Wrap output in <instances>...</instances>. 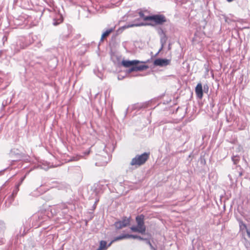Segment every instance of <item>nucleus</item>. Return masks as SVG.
Wrapping results in <instances>:
<instances>
[{
  "label": "nucleus",
  "instance_id": "3",
  "mask_svg": "<svg viewBox=\"0 0 250 250\" xmlns=\"http://www.w3.org/2000/svg\"><path fill=\"white\" fill-rule=\"evenodd\" d=\"M130 218L125 217L122 221L115 223L114 225L117 229H121L129 225L130 222Z\"/></svg>",
  "mask_w": 250,
  "mask_h": 250
},
{
  "label": "nucleus",
  "instance_id": "18",
  "mask_svg": "<svg viewBox=\"0 0 250 250\" xmlns=\"http://www.w3.org/2000/svg\"><path fill=\"white\" fill-rule=\"evenodd\" d=\"M61 22H62V21H61L60 22H53V24H54V25H58L59 23H60Z\"/></svg>",
  "mask_w": 250,
  "mask_h": 250
},
{
  "label": "nucleus",
  "instance_id": "7",
  "mask_svg": "<svg viewBox=\"0 0 250 250\" xmlns=\"http://www.w3.org/2000/svg\"><path fill=\"white\" fill-rule=\"evenodd\" d=\"M140 62L138 60H133V61H129V60H123L122 62V64L125 67H130L131 68L133 64H138Z\"/></svg>",
  "mask_w": 250,
  "mask_h": 250
},
{
  "label": "nucleus",
  "instance_id": "21",
  "mask_svg": "<svg viewBox=\"0 0 250 250\" xmlns=\"http://www.w3.org/2000/svg\"><path fill=\"white\" fill-rule=\"evenodd\" d=\"M23 179H24V178H22V179H21V182H22L23 181Z\"/></svg>",
  "mask_w": 250,
  "mask_h": 250
},
{
  "label": "nucleus",
  "instance_id": "4",
  "mask_svg": "<svg viewBox=\"0 0 250 250\" xmlns=\"http://www.w3.org/2000/svg\"><path fill=\"white\" fill-rule=\"evenodd\" d=\"M148 68L146 65H137L133 64L132 66L127 70V72L130 73L133 71H140L146 70Z\"/></svg>",
  "mask_w": 250,
  "mask_h": 250
},
{
  "label": "nucleus",
  "instance_id": "13",
  "mask_svg": "<svg viewBox=\"0 0 250 250\" xmlns=\"http://www.w3.org/2000/svg\"><path fill=\"white\" fill-rule=\"evenodd\" d=\"M106 245V242L105 241H101L100 242V246L98 249H100V250H102L103 249L105 248Z\"/></svg>",
  "mask_w": 250,
  "mask_h": 250
},
{
  "label": "nucleus",
  "instance_id": "14",
  "mask_svg": "<svg viewBox=\"0 0 250 250\" xmlns=\"http://www.w3.org/2000/svg\"><path fill=\"white\" fill-rule=\"evenodd\" d=\"M239 226H240V228L241 230L243 231V230H246L247 229L246 225L245 224H244L243 222H240Z\"/></svg>",
  "mask_w": 250,
  "mask_h": 250
},
{
  "label": "nucleus",
  "instance_id": "8",
  "mask_svg": "<svg viewBox=\"0 0 250 250\" xmlns=\"http://www.w3.org/2000/svg\"><path fill=\"white\" fill-rule=\"evenodd\" d=\"M195 93L196 94L197 96L201 99L203 97V89H202V85L201 83H199L197 84V86L195 87Z\"/></svg>",
  "mask_w": 250,
  "mask_h": 250
},
{
  "label": "nucleus",
  "instance_id": "6",
  "mask_svg": "<svg viewBox=\"0 0 250 250\" xmlns=\"http://www.w3.org/2000/svg\"><path fill=\"white\" fill-rule=\"evenodd\" d=\"M170 63V60L166 59H157L154 61V64L156 66H166Z\"/></svg>",
  "mask_w": 250,
  "mask_h": 250
},
{
  "label": "nucleus",
  "instance_id": "19",
  "mask_svg": "<svg viewBox=\"0 0 250 250\" xmlns=\"http://www.w3.org/2000/svg\"><path fill=\"white\" fill-rule=\"evenodd\" d=\"M148 244L150 245V246L151 247H152V245H151V243L150 242V241H148Z\"/></svg>",
  "mask_w": 250,
  "mask_h": 250
},
{
  "label": "nucleus",
  "instance_id": "15",
  "mask_svg": "<svg viewBox=\"0 0 250 250\" xmlns=\"http://www.w3.org/2000/svg\"><path fill=\"white\" fill-rule=\"evenodd\" d=\"M139 15H140V17L142 18V19H143L144 20V18L146 17V16H145L144 15V13L142 12H139Z\"/></svg>",
  "mask_w": 250,
  "mask_h": 250
},
{
  "label": "nucleus",
  "instance_id": "1",
  "mask_svg": "<svg viewBox=\"0 0 250 250\" xmlns=\"http://www.w3.org/2000/svg\"><path fill=\"white\" fill-rule=\"evenodd\" d=\"M145 216L143 214L138 215L136 217L137 223L136 226H132L130 228L133 232H139L141 234H145L146 231V227L145 225Z\"/></svg>",
  "mask_w": 250,
  "mask_h": 250
},
{
  "label": "nucleus",
  "instance_id": "11",
  "mask_svg": "<svg viewBox=\"0 0 250 250\" xmlns=\"http://www.w3.org/2000/svg\"><path fill=\"white\" fill-rule=\"evenodd\" d=\"M128 238H131L133 239H138L140 240H146V239L143 238V237H141L140 236H138L137 235H132V234H128Z\"/></svg>",
  "mask_w": 250,
  "mask_h": 250
},
{
  "label": "nucleus",
  "instance_id": "12",
  "mask_svg": "<svg viewBox=\"0 0 250 250\" xmlns=\"http://www.w3.org/2000/svg\"><path fill=\"white\" fill-rule=\"evenodd\" d=\"M144 25H145V24L143 23L131 24H129V25H127L126 26H125L123 28H125L132 27L134 26H142Z\"/></svg>",
  "mask_w": 250,
  "mask_h": 250
},
{
  "label": "nucleus",
  "instance_id": "5",
  "mask_svg": "<svg viewBox=\"0 0 250 250\" xmlns=\"http://www.w3.org/2000/svg\"><path fill=\"white\" fill-rule=\"evenodd\" d=\"M147 159V157H134L132 159L131 165L140 166L144 164Z\"/></svg>",
  "mask_w": 250,
  "mask_h": 250
},
{
  "label": "nucleus",
  "instance_id": "20",
  "mask_svg": "<svg viewBox=\"0 0 250 250\" xmlns=\"http://www.w3.org/2000/svg\"><path fill=\"white\" fill-rule=\"evenodd\" d=\"M232 160L233 161H234V157H232Z\"/></svg>",
  "mask_w": 250,
  "mask_h": 250
},
{
  "label": "nucleus",
  "instance_id": "9",
  "mask_svg": "<svg viewBox=\"0 0 250 250\" xmlns=\"http://www.w3.org/2000/svg\"><path fill=\"white\" fill-rule=\"evenodd\" d=\"M114 30V28H110L108 30H107L106 31H105L102 35L101 40L103 41L104 39L108 36L110 33H111L113 30Z\"/></svg>",
  "mask_w": 250,
  "mask_h": 250
},
{
  "label": "nucleus",
  "instance_id": "22",
  "mask_svg": "<svg viewBox=\"0 0 250 250\" xmlns=\"http://www.w3.org/2000/svg\"><path fill=\"white\" fill-rule=\"evenodd\" d=\"M228 1L230 2V1H232L233 0H227Z\"/></svg>",
  "mask_w": 250,
  "mask_h": 250
},
{
  "label": "nucleus",
  "instance_id": "2",
  "mask_svg": "<svg viewBox=\"0 0 250 250\" xmlns=\"http://www.w3.org/2000/svg\"><path fill=\"white\" fill-rule=\"evenodd\" d=\"M144 21H153L157 24H162L166 22V18L163 15H155L144 18Z\"/></svg>",
  "mask_w": 250,
  "mask_h": 250
},
{
  "label": "nucleus",
  "instance_id": "23",
  "mask_svg": "<svg viewBox=\"0 0 250 250\" xmlns=\"http://www.w3.org/2000/svg\"><path fill=\"white\" fill-rule=\"evenodd\" d=\"M97 250H100V249H98Z\"/></svg>",
  "mask_w": 250,
  "mask_h": 250
},
{
  "label": "nucleus",
  "instance_id": "16",
  "mask_svg": "<svg viewBox=\"0 0 250 250\" xmlns=\"http://www.w3.org/2000/svg\"><path fill=\"white\" fill-rule=\"evenodd\" d=\"M149 155V153H147L145 152V153H144L143 154H142L140 155H138V156H142V157L148 156Z\"/></svg>",
  "mask_w": 250,
  "mask_h": 250
},
{
  "label": "nucleus",
  "instance_id": "17",
  "mask_svg": "<svg viewBox=\"0 0 250 250\" xmlns=\"http://www.w3.org/2000/svg\"><path fill=\"white\" fill-rule=\"evenodd\" d=\"M246 232L247 233V235L249 238H250V231L248 229L246 230Z\"/></svg>",
  "mask_w": 250,
  "mask_h": 250
},
{
  "label": "nucleus",
  "instance_id": "10",
  "mask_svg": "<svg viewBox=\"0 0 250 250\" xmlns=\"http://www.w3.org/2000/svg\"><path fill=\"white\" fill-rule=\"evenodd\" d=\"M125 238H128V234H123L122 235H120L119 236L116 237L114 238L113 241H118L120 240H122Z\"/></svg>",
  "mask_w": 250,
  "mask_h": 250
}]
</instances>
